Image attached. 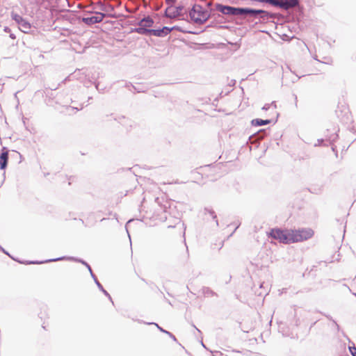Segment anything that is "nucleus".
Here are the masks:
<instances>
[{
  "label": "nucleus",
  "mask_w": 356,
  "mask_h": 356,
  "mask_svg": "<svg viewBox=\"0 0 356 356\" xmlns=\"http://www.w3.org/2000/svg\"><path fill=\"white\" fill-rule=\"evenodd\" d=\"M10 17L18 24L23 32L28 33L31 30L32 27L31 24L22 15L13 11L11 12Z\"/></svg>",
  "instance_id": "nucleus-9"
},
{
  "label": "nucleus",
  "mask_w": 356,
  "mask_h": 356,
  "mask_svg": "<svg viewBox=\"0 0 356 356\" xmlns=\"http://www.w3.org/2000/svg\"><path fill=\"white\" fill-rule=\"evenodd\" d=\"M118 173L119 174V175H123V176H125L127 177H131L133 175H134L136 177V178H139V179L146 178L145 177L138 176L137 175H136L135 171L134 170L133 171L132 168H125V169L124 168L120 169L118 170Z\"/></svg>",
  "instance_id": "nucleus-20"
},
{
  "label": "nucleus",
  "mask_w": 356,
  "mask_h": 356,
  "mask_svg": "<svg viewBox=\"0 0 356 356\" xmlns=\"http://www.w3.org/2000/svg\"><path fill=\"white\" fill-rule=\"evenodd\" d=\"M120 119H125V117H124V116H122V117L120 118Z\"/></svg>",
  "instance_id": "nucleus-62"
},
{
  "label": "nucleus",
  "mask_w": 356,
  "mask_h": 356,
  "mask_svg": "<svg viewBox=\"0 0 356 356\" xmlns=\"http://www.w3.org/2000/svg\"><path fill=\"white\" fill-rule=\"evenodd\" d=\"M348 112L347 111L344 116L341 119L342 121H343L344 122L347 123L348 122V120H349V117H348Z\"/></svg>",
  "instance_id": "nucleus-31"
},
{
  "label": "nucleus",
  "mask_w": 356,
  "mask_h": 356,
  "mask_svg": "<svg viewBox=\"0 0 356 356\" xmlns=\"http://www.w3.org/2000/svg\"><path fill=\"white\" fill-rule=\"evenodd\" d=\"M129 86H131L134 90H136L137 92H141L140 90H138L134 86H133L131 83L125 82L124 84L123 85V86L126 88L129 87Z\"/></svg>",
  "instance_id": "nucleus-30"
},
{
  "label": "nucleus",
  "mask_w": 356,
  "mask_h": 356,
  "mask_svg": "<svg viewBox=\"0 0 356 356\" xmlns=\"http://www.w3.org/2000/svg\"><path fill=\"white\" fill-rule=\"evenodd\" d=\"M138 27L131 28L130 33H137L140 35H143V33L139 32V29H152V27L154 24V19L150 16H145L138 22Z\"/></svg>",
  "instance_id": "nucleus-8"
},
{
  "label": "nucleus",
  "mask_w": 356,
  "mask_h": 356,
  "mask_svg": "<svg viewBox=\"0 0 356 356\" xmlns=\"http://www.w3.org/2000/svg\"><path fill=\"white\" fill-rule=\"evenodd\" d=\"M316 322H317V321H314V322L312 324L311 327H312L313 325H314L316 323Z\"/></svg>",
  "instance_id": "nucleus-59"
},
{
  "label": "nucleus",
  "mask_w": 356,
  "mask_h": 356,
  "mask_svg": "<svg viewBox=\"0 0 356 356\" xmlns=\"http://www.w3.org/2000/svg\"><path fill=\"white\" fill-rule=\"evenodd\" d=\"M339 131V129L335 127L332 130L327 129L325 132V138L318 139L317 143L314 146H328L329 145H332L339 138L337 134Z\"/></svg>",
  "instance_id": "nucleus-3"
},
{
  "label": "nucleus",
  "mask_w": 356,
  "mask_h": 356,
  "mask_svg": "<svg viewBox=\"0 0 356 356\" xmlns=\"http://www.w3.org/2000/svg\"><path fill=\"white\" fill-rule=\"evenodd\" d=\"M207 6L208 8L207 9H210L213 7V6H212V3L211 2L207 3Z\"/></svg>",
  "instance_id": "nucleus-44"
},
{
  "label": "nucleus",
  "mask_w": 356,
  "mask_h": 356,
  "mask_svg": "<svg viewBox=\"0 0 356 356\" xmlns=\"http://www.w3.org/2000/svg\"><path fill=\"white\" fill-rule=\"evenodd\" d=\"M314 232L311 228H301L298 229H291L293 243L306 241L312 238Z\"/></svg>",
  "instance_id": "nucleus-4"
},
{
  "label": "nucleus",
  "mask_w": 356,
  "mask_h": 356,
  "mask_svg": "<svg viewBox=\"0 0 356 356\" xmlns=\"http://www.w3.org/2000/svg\"><path fill=\"white\" fill-rule=\"evenodd\" d=\"M321 314L323 315H324L329 321H332V323H334V321H335L333 318L330 315V314H323L321 312Z\"/></svg>",
  "instance_id": "nucleus-37"
},
{
  "label": "nucleus",
  "mask_w": 356,
  "mask_h": 356,
  "mask_svg": "<svg viewBox=\"0 0 356 356\" xmlns=\"http://www.w3.org/2000/svg\"><path fill=\"white\" fill-rule=\"evenodd\" d=\"M89 273H90V275H91L92 273H94L92 270L89 271Z\"/></svg>",
  "instance_id": "nucleus-60"
},
{
  "label": "nucleus",
  "mask_w": 356,
  "mask_h": 356,
  "mask_svg": "<svg viewBox=\"0 0 356 356\" xmlns=\"http://www.w3.org/2000/svg\"><path fill=\"white\" fill-rule=\"evenodd\" d=\"M106 15L105 13L96 12L95 14L90 16L84 17L82 21L88 25H92L97 23H99L102 21L103 18Z\"/></svg>",
  "instance_id": "nucleus-12"
},
{
  "label": "nucleus",
  "mask_w": 356,
  "mask_h": 356,
  "mask_svg": "<svg viewBox=\"0 0 356 356\" xmlns=\"http://www.w3.org/2000/svg\"><path fill=\"white\" fill-rule=\"evenodd\" d=\"M92 280H93L94 282L95 283V284H96L97 286H98V284H100V282H99V280H98V279H97V276H96V277H93V278H92Z\"/></svg>",
  "instance_id": "nucleus-41"
},
{
  "label": "nucleus",
  "mask_w": 356,
  "mask_h": 356,
  "mask_svg": "<svg viewBox=\"0 0 356 356\" xmlns=\"http://www.w3.org/2000/svg\"><path fill=\"white\" fill-rule=\"evenodd\" d=\"M119 83H123L124 81H118Z\"/></svg>",
  "instance_id": "nucleus-61"
},
{
  "label": "nucleus",
  "mask_w": 356,
  "mask_h": 356,
  "mask_svg": "<svg viewBox=\"0 0 356 356\" xmlns=\"http://www.w3.org/2000/svg\"><path fill=\"white\" fill-rule=\"evenodd\" d=\"M202 293L205 297L218 296L217 293L208 286H203Z\"/></svg>",
  "instance_id": "nucleus-23"
},
{
  "label": "nucleus",
  "mask_w": 356,
  "mask_h": 356,
  "mask_svg": "<svg viewBox=\"0 0 356 356\" xmlns=\"http://www.w3.org/2000/svg\"><path fill=\"white\" fill-rule=\"evenodd\" d=\"M300 319L299 318L296 319V325L298 326L300 325Z\"/></svg>",
  "instance_id": "nucleus-50"
},
{
  "label": "nucleus",
  "mask_w": 356,
  "mask_h": 356,
  "mask_svg": "<svg viewBox=\"0 0 356 356\" xmlns=\"http://www.w3.org/2000/svg\"><path fill=\"white\" fill-rule=\"evenodd\" d=\"M83 266H86V268L88 267V266H90L87 261H86V263L83 264Z\"/></svg>",
  "instance_id": "nucleus-52"
},
{
  "label": "nucleus",
  "mask_w": 356,
  "mask_h": 356,
  "mask_svg": "<svg viewBox=\"0 0 356 356\" xmlns=\"http://www.w3.org/2000/svg\"><path fill=\"white\" fill-rule=\"evenodd\" d=\"M97 286V288L99 289V290L100 291H102V292L104 293V295L105 296H106V297L108 298V300H110V301L113 304V300H112V298H111V295H110V294L108 293V291H107L104 288V286H102V284L100 283V284H98V286Z\"/></svg>",
  "instance_id": "nucleus-25"
},
{
  "label": "nucleus",
  "mask_w": 356,
  "mask_h": 356,
  "mask_svg": "<svg viewBox=\"0 0 356 356\" xmlns=\"http://www.w3.org/2000/svg\"><path fill=\"white\" fill-rule=\"evenodd\" d=\"M184 182L183 181H179L178 179H176L175 181H168V182H163L164 184H183Z\"/></svg>",
  "instance_id": "nucleus-33"
},
{
  "label": "nucleus",
  "mask_w": 356,
  "mask_h": 356,
  "mask_svg": "<svg viewBox=\"0 0 356 356\" xmlns=\"http://www.w3.org/2000/svg\"><path fill=\"white\" fill-rule=\"evenodd\" d=\"M188 16L192 22L199 24H204L210 18H218L221 17L220 13H214L213 8L207 9L199 4H194L187 11Z\"/></svg>",
  "instance_id": "nucleus-1"
},
{
  "label": "nucleus",
  "mask_w": 356,
  "mask_h": 356,
  "mask_svg": "<svg viewBox=\"0 0 356 356\" xmlns=\"http://www.w3.org/2000/svg\"><path fill=\"white\" fill-rule=\"evenodd\" d=\"M270 107H271V104H265L264 105V106L261 108V109H262L263 111H266L269 110Z\"/></svg>",
  "instance_id": "nucleus-32"
},
{
  "label": "nucleus",
  "mask_w": 356,
  "mask_h": 356,
  "mask_svg": "<svg viewBox=\"0 0 356 356\" xmlns=\"http://www.w3.org/2000/svg\"><path fill=\"white\" fill-rule=\"evenodd\" d=\"M90 276H91V277H92V278H93V277H96V275H95V273H92V274L90 275Z\"/></svg>",
  "instance_id": "nucleus-57"
},
{
  "label": "nucleus",
  "mask_w": 356,
  "mask_h": 356,
  "mask_svg": "<svg viewBox=\"0 0 356 356\" xmlns=\"http://www.w3.org/2000/svg\"><path fill=\"white\" fill-rule=\"evenodd\" d=\"M342 113V111L336 110V114L338 118H341V114Z\"/></svg>",
  "instance_id": "nucleus-42"
},
{
  "label": "nucleus",
  "mask_w": 356,
  "mask_h": 356,
  "mask_svg": "<svg viewBox=\"0 0 356 356\" xmlns=\"http://www.w3.org/2000/svg\"><path fill=\"white\" fill-rule=\"evenodd\" d=\"M156 289H157L159 291V292H160V293L163 296V298H164L165 301L166 302H168L169 305H172L171 302H170L168 298H166L165 297V296L163 295V291H161L159 289V287H158V286H156Z\"/></svg>",
  "instance_id": "nucleus-34"
},
{
  "label": "nucleus",
  "mask_w": 356,
  "mask_h": 356,
  "mask_svg": "<svg viewBox=\"0 0 356 356\" xmlns=\"http://www.w3.org/2000/svg\"><path fill=\"white\" fill-rule=\"evenodd\" d=\"M92 98V97H89L88 100H91Z\"/></svg>",
  "instance_id": "nucleus-64"
},
{
  "label": "nucleus",
  "mask_w": 356,
  "mask_h": 356,
  "mask_svg": "<svg viewBox=\"0 0 356 356\" xmlns=\"http://www.w3.org/2000/svg\"><path fill=\"white\" fill-rule=\"evenodd\" d=\"M211 170V165H205L195 168L191 172V175L194 178H208L211 176V174H208L207 172Z\"/></svg>",
  "instance_id": "nucleus-11"
},
{
  "label": "nucleus",
  "mask_w": 356,
  "mask_h": 356,
  "mask_svg": "<svg viewBox=\"0 0 356 356\" xmlns=\"http://www.w3.org/2000/svg\"><path fill=\"white\" fill-rule=\"evenodd\" d=\"M184 10V6L183 5H178L177 6L170 5L165 9L164 13L168 17L175 18L182 15Z\"/></svg>",
  "instance_id": "nucleus-10"
},
{
  "label": "nucleus",
  "mask_w": 356,
  "mask_h": 356,
  "mask_svg": "<svg viewBox=\"0 0 356 356\" xmlns=\"http://www.w3.org/2000/svg\"><path fill=\"white\" fill-rule=\"evenodd\" d=\"M275 6L280 8L288 10L296 7L299 4V0H275Z\"/></svg>",
  "instance_id": "nucleus-15"
},
{
  "label": "nucleus",
  "mask_w": 356,
  "mask_h": 356,
  "mask_svg": "<svg viewBox=\"0 0 356 356\" xmlns=\"http://www.w3.org/2000/svg\"><path fill=\"white\" fill-rule=\"evenodd\" d=\"M295 100H296V105L297 106V95H294Z\"/></svg>",
  "instance_id": "nucleus-56"
},
{
  "label": "nucleus",
  "mask_w": 356,
  "mask_h": 356,
  "mask_svg": "<svg viewBox=\"0 0 356 356\" xmlns=\"http://www.w3.org/2000/svg\"><path fill=\"white\" fill-rule=\"evenodd\" d=\"M200 343H201V345L202 346L203 348H204L206 350H209L207 346H205V344L204 343V342L202 341V340L200 341Z\"/></svg>",
  "instance_id": "nucleus-49"
},
{
  "label": "nucleus",
  "mask_w": 356,
  "mask_h": 356,
  "mask_svg": "<svg viewBox=\"0 0 356 356\" xmlns=\"http://www.w3.org/2000/svg\"><path fill=\"white\" fill-rule=\"evenodd\" d=\"M87 269L88 270V271H90V270H92L90 266H88V267L87 268Z\"/></svg>",
  "instance_id": "nucleus-54"
},
{
  "label": "nucleus",
  "mask_w": 356,
  "mask_h": 356,
  "mask_svg": "<svg viewBox=\"0 0 356 356\" xmlns=\"http://www.w3.org/2000/svg\"><path fill=\"white\" fill-rule=\"evenodd\" d=\"M192 325L197 330L198 332L201 333V331L194 324H193Z\"/></svg>",
  "instance_id": "nucleus-53"
},
{
  "label": "nucleus",
  "mask_w": 356,
  "mask_h": 356,
  "mask_svg": "<svg viewBox=\"0 0 356 356\" xmlns=\"http://www.w3.org/2000/svg\"><path fill=\"white\" fill-rule=\"evenodd\" d=\"M204 211L206 213H208L211 216L212 219L213 220H215L216 225L218 226V220L217 218V215H216V212L214 211V210L211 208L205 207Z\"/></svg>",
  "instance_id": "nucleus-24"
},
{
  "label": "nucleus",
  "mask_w": 356,
  "mask_h": 356,
  "mask_svg": "<svg viewBox=\"0 0 356 356\" xmlns=\"http://www.w3.org/2000/svg\"><path fill=\"white\" fill-rule=\"evenodd\" d=\"M138 321L140 323H145V324H147V325H155L157 329L162 333H164L167 335H168L174 341L178 343V341L176 338V337L170 332L163 329L162 327H161L157 323H155V322H145L142 320H138Z\"/></svg>",
  "instance_id": "nucleus-18"
},
{
  "label": "nucleus",
  "mask_w": 356,
  "mask_h": 356,
  "mask_svg": "<svg viewBox=\"0 0 356 356\" xmlns=\"http://www.w3.org/2000/svg\"><path fill=\"white\" fill-rule=\"evenodd\" d=\"M211 353H212L213 356H223V354L221 353V352H218V351H211L210 350Z\"/></svg>",
  "instance_id": "nucleus-36"
},
{
  "label": "nucleus",
  "mask_w": 356,
  "mask_h": 356,
  "mask_svg": "<svg viewBox=\"0 0 356 356\" xmlns=\"http://www.w3.org/2000/svg\"><path fill=\"white\" fill-rule=\"evenodd\" d=\"M279 115H280V114L277 113L276 119L275 120H273V119H266V120H263L261 118L253 119L251 121V125L253 127H261V126L269 124L272 122L275 124L277 122Z\"/></svg>",
  "instance_id": "nucleus-16"
},
{
  "label": "nucleus",
  "mask_w": 356,
  "mask_h": 356,
  "mask_svg": "<svg viewBox=\"0 0 356 356\" xmlns=\"http://www.w3.org/2000/svg\"><path fill=\"white\" fill-rule=\"evenodd\" d=\"M257 14H261V15L260 16V17L263 18V19H269L270 17L269 13L264 10L256 9L248 7H239L238 15H249L250 17H253Z\"/></svg>",
  "instance_id": "nucleus-7"
},
{
  "label": "nucleus",
  "mask_w": 356,
  "mask_h": 356,
  "mask_svg": "<svg viewBox=\"0 0 356 356\" xmlns=\"http://www.w3.org/2000/svg\"><path fill=\"white\" fill-rule=\"evenodd\" d=\"M141 280H142L143 282H145V283H147V281H146V280H145V279H144V278H141Z\"/></svg>",
  "instance_id": "nucleus-58"
},
{
  "label": "nucleus",
  "mask_w": 356,
  "mask_h": 356,
  "mask_svg": "<svg viewBox=\"0 0 356 356\" xmlns=\"http://www.w3.org/2000/svg\"><path fill=\"white\" fill-rule=\"evenodd\" d=\"M270 104H271V106H273L274 108H277L276 102L275 101L272 102Z\"/></svg>",
  "instance_id": "nucleus-45"
},
{
  "label": "nucleus",
  "mask_w": 356,
  "mask_h": 356,
  "mask_svg": "<svg viewBox=\"0 0 356 356\" xmlns=\"http://www.w3.org/2000/svg\"><path fill=\"white\" fill-rule=\"evenodd\" d=\"M170 29H172V31L177 30L179 32L183 33H190V34H193V35H198L199 33H200L203 31H201L200 32H197V31H188V30L184 29L182 27L179 26H174L170 27Z\"/></svg>",
  "instance_id": "nucleus-22"
},
{
  "label": "nucleus",
  "mask_w": 356,
  "mask_h": 356,
  "mask_svg": "<svg viewBox=\"0 0 356 356\" xmlns=\"http://www.w3.org/2000/svg\"><path fill=\"white\" fill-rule=\"evenodd\" d=\"M332 145V152H334L335 153V155L337 157L338 156V151L337 149V147L335 145H334V143H332V145Z\"/></svg>",
  "instance_id": "nucleus-38"
},
{
  "label": "nucleus",
  "mask_w": 356,
  "mask_h": 356,
  "mask_svg": "<svg viewBox=\"0 0 356 356\" xmlns=\"http://www.w3.org/2000/svg\"><path fill=\"white\" fill-rule=\"evenodd\" d=\"M177 0H165V2L166 3L170 6V5H174V3H175Z\"/></svg>",
  "instance_id": "nucleus-39"
},
{
  "label": "nucleus",
  "mask_w": 356,
  "mask_h": 356,
  "mask_svg": "<svg viewBox=\"0 0 356 356\" xmlns=\"http://www.w3.org/2000/svg\"><path fill=\"white\" fill-rule=\"evenodd\" d=\"M214 22H211L207 26V28H209V27H214Z\"/></svg>",
  "instance_id": "nucleus-48"
},
{
  "label": "nucleus",
  "mask_w": 356,
  "mask_h": 356,
  "mask_svg": "<svg viewBox=\"0 0 356 356\" xmlns=\"http://www.w3.org/2000/svg\"><path fill=\"white\" fill-rule=\"evenodd\" d=\"M138 191V192H141V191H143V188H141V185H140L139 187H138L137 186H136L134 187V190L130 189L129 191H127V192H126V193H125V195H127L129 193L132 192V191Z\"/></svg>",
  "instance_id": "nucleus-29"
},
{
  "label": "nucleus",
  "mask_w": 356,
  "mask_h": 356,
  "mask_svg": "<svg viewBox=\"0 0 356 356\" xmlns=\"http://www.w3.org/2000/svg\"><path fill=\"white\" fill-rule=\"evenodd\" d=\"M8 152L3 147L0 152V170H5L8 165Z\"/></svg>",
  "instance_id": "nucleus-19"
},
{
  "label": "nucleus",
  "mask_w": 356,
  "mask_h": 356,
  "mask_svg": "<svg viewBox=\"0 0 356 356\" xmlns=\"http://www.w3.org/2000/svg\"><path fill=\"white\" fill-rule=\"evenodd\" d=\"M218 97H216V98L213 100V102L212 104H213V106H216V102H218Z\"/></svg>",
  "instance_id": "nucleus-51"
},
{
  "label": "nucleus",
  "mask_w": 356,
  "mask_h": 356,
  "mask_svg": "<svg viewBox=\"0 0 356 356\" xmlns=\"http://www.w3.org/2000/svg\"><path fill=\"white\" fill-rule=\"evenodd\" d=\"M0 251L1 252H3V254L8 255L13 261H17V263L21 264L30 265V264H43L42 260H40H40H22V259L10 254L1 245H0Z\"/></svg>",
  "instance_id": "nucleus-13"
},
{
  "label": "nucleus",
  "mask_w": 356,
  "mask_h": 356,
  "mask_svg": "<svg viewBox=\"0 0 356 356\" xmlns=\"http://www.w3.org/2000/svg\"><path fill=\"white\" fill-rule=\"evenodd\" d=\"M315 183H312L307 188V190L314 194H318L321 192L322 188L323 187V183L322 179H314Z\"/></svg>",
  "instance_id": "nucleus-17"
},
{
  "label": "nucleus",
  "mask_w": 356,
  "mask_h": 356,
  "mask_svg": "<svg viewBox=\"0 0 356 356\" xmlns=\"http://www.w3.org/2000/svg\"><path fill=\"white\" fill-rule=\"evenodd\" d=\"M232 81H233V83L235 84L236 80H232Z\"/></svg>",
  "instance_id": "nucleus-63"
},
{
  "label": "nucleus",
  "mask_w": 356,
  "mask_h": 356,
  "mask_svg": "<svg viewBox=\"0 0 356 356\" xmlns=\"http://www.w3.org/2000/svg\"><path fill=\"white\" fill-rule=\"evenodd\" d=\"M230 181L227 184V187L229 188L227 191H236V192H241L242 189L241 185L239 184L238 181H236V179H229Z\"/></svg>",
  "instance_id": "nucleus-21"
},
{
  "label": "nucleus",
  "mask_w": 356,
  "mask_h": 356,
  "mask_svg": "<svg viewBox=\"0 0 356 356\" xmlns=\"http://www.w3.org/2000/svg\"><path fill=\"white\" fill-rule=\"evenodd\" d=\"M348 349L352 356H356V346L355 345L350 346Z\"/></svg>",
  "instance_id": "nucleus-28"
},
{
  "label": "nucleus",
  "mask_w": 356,
  "mask_h": 356,
  "mask_svg": "<svg viewBox=\"0 0 356 356\" xmlns=\"http://www.w3.org/2000/svg\"><path fill=\"white\" fill-rule=\"evenodd\" d=\"M3 31L5 33H10L11 32V29L8 26H4Z\"/></svg>",
  "instance_id": "nucleus-40"
},
{
  "label": "nucleus",
  "mask_w": 356,
  "mask_h": 356,
  "mask_svg": "<svg viewBox=\"0 0 356 356\" xmlns=\"http://www.w3.org/2000/svg\"><path fill=\"white\" fill-rule=\"evenodd\" d=\"M9 37H10L11 39H13V40H15V39L16 38V35H15L14 33H13L12 32H10V33H9Z\"/></svg>",
  "instance_id": "nucleus-43"
},
{
  "label": "nucleus",
  "mask_w": 356,
  "mask_h": 356,
  "mask_svg": "<svg viewBox=\"0 0 356 356\" xmlns=\"http://www.w3.org/2000/svg\"><path fill=\"white\" fill-rule=\"evenodd\" d=\"M267 236L268 238L277 240L284 244L293 243L291 229L273 227L267 232Z\"/></svg>",
  "instance_id": "nucleus-2"
},
{
  "label": "nucleus",
  "mask_w": 356,
  "mask_h": 356,
  "mask_svg": "<svg viewBox=\"0 0 356 356\" xmlns=\"http://www.w3.org/2000/svg\"><path fill=\"white\" fill-rule=\"evenodd\" d=\"M269 128L266 129H261L257 131V134L259 135V138H264L265 136H266L268 134Z\"/></svg>",
  "instance_id": "nucleus-27"
},
{
  "label": "nucleus",
  "mask_w": 356,
  "mask_h": 356,
  "mask_svg": "<svg viewBox=\"0 0 356 356\" xmlns=\"http://www.w3.org/2000/svg\"><path fill=\"white\" fill-rule=\"evenodd\" d=\"M139 32L143 33L144 35H153L159 38H163L167 36L171 31L172 29H170L169 26H163L157 29H139Z\"/></svg>",
  "instance_id": "nucleus-6"
},
{
  "label": "nucleus",
  "mask_w": 356,
  "mask_h": 356,
  "mask_svg": "<svg viewBox=\"0 0 356 356\" xmlns=\"http://www.w3.org/2000/svg\"><path fill=\"white\" fill-rule=\"evenodd\" d=\"M239 7L224 5L220 3H216L213 7V11L217 13H221L228 16H238Z\"/></svg>",
  "instance_id": "nucleus-5"
},
{
  "label": "nucleus",
  "mask_w": 356,
  "mask_h": 356,
  "mask_svg": "<svg viewBox=\"0 0 356 356\" xmlns=\"http://www.w3.org/2000/svg\"><path fill=\"white\" fill-rule=\"evenodd\" d=\"M156 289H157L159 291V292H160V293L163 296V298H164L165 301L166 302H168L169 305H172L171 302H170L168 298H166L165 297V296L163 295V291H161L159 289V287H158V286H156Z\"/></svg>",
  "instance_id": "nucleus-35"
},
{
  "label": "nucleus",
  "mask_w": 356,
  "mask_h": 356,
  "mask_svg": "<svg viewBox=\"0 0 356 356\" xmlns=\"http://www.w3.org/2000/svg\"><path fill=\"white\" fill-rule=\"evenodd\" d=\"M89 83L90 84H94L95 85V88L97 89V90L100 92V93H104V90H105V87H100V83L98 82V81H95V82H92L91 81H89Z\"/></svg>",
  "instance_id": "nucleus-26"
},
{
  "label": "nucleus",
  "mask_w": 356,
  "mask_h": 356,
  "mask_svg": "<svg viewBox=\"0 0 356 356\" xmlns=\"http://www.w3.org/2000/svg\"><path fill=\"white\" fill-rule=\"evenodd\" d=\"M334 324V325L336 326V328L337 330L339 331V329H340V326L337 324V323L336 321H334L333 323Z\"/></svg>",
  "instance_id": "nucleus-46"
},
{
  "label": "nucleus",
  "mask_w": 356,
  "mask_h": 356,
  "mask_svg": "<svg viewBox=\"0 0 356 356\" xmlns=\"http://www.w3.org/2000/svg\"><path fill=\"white\" fill-rule=\"evenodd\" d=\"M74 261V262L80 263L82 265H83V264L86 263V261H85L84 259H83L81 258L76 257H73V256H62V257H57V258H53V259H48L42 260L43 264L54 262V261Z\"/></svg>",
  "instance_id": "nucleus-14"
},
{
  "label": "nucleus",
  "mask_w": 356,
  "mask_h": 356,
  "mask_svg": "<svg viewBox=\"0 0 356 356\" xmlns=\"http://www.w3.org/2000/svg\"><path fill=\"white\" fill-rule=\"evenodd\" d=\"M69 80H70V76L66 77L63 81H62L61 83H65Z\"/></svg>",
  "instance_id": "nucleus-47"
},
{
  "label": "nucleus",
  "mask_w": 356,
  "mask_h": 356,
  "mask_svg": "<svg viewBox=\"0 0 356 356\" xmlns=\"http://www.w3.org/2000/svg\"><path fill=\"white\" fill-rule=\"evenodd\" d=\"M135 182H136L138 184H140V183L139 182V179H135Z\"/></svg>",
  "instance_id": "nucleus-55"
}]
</instances>
